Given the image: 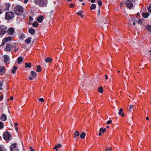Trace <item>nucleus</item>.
<instances>
[{"mask_svg":"<svg viewBox=\"0 0 151 151\" xmlns=\"http://www.w3.org/2000/svg\"><path fill=\"white\" fill-rule=\"evenodd\" d=\"M14 11L16 14L19 15L22 14L23 10L22 7L21 6L18 5L16 6L15 7Z\"/></svg>","mask_w":151,"mask_h":151,"instance_id":"1","label":"nucleus"},{"mask_svg":"<svg viewBox=\"0 0 151 151\" xmlns=\"http://www.w3.org/2000/svg\"><path fill=\"white\" fill-rule=\"evenodd\" d=\"M35 1L40 6L45 7L47 6V0H35Z\"/></svg>","mask_w":151,"mask_h":151,"instance_id":"2","label":"nucleus"},{"mask_svg":"<svg viewBox=\"0 0 151 151\" xmlns=\"http://www.w3.org/2000/svg\"><path fill=\"white\" fill-rule=\"evenodd\" d=\"M14 14L12 12H6L5 14V19L6 20L12 19L14 16Z\"/></svg>","mask_w":151,"mask_h":151,"instance_id":"3","label":"nucleus"},{"mask_svg":"<svg viewBox=\"0 0 151 151\" xmlns=\"http://www.w3.org/2000/svg\"><path fill=\"white\" fill-rule=\"evenodd\" d=\"M7 27L3 26L0 27V37H2L6 32Z\"/></svg>","mask_w":151,"mask_h":151,"instance_id":"4","label":"nucleus"},{"mask_svg":"<svg viewBox=\"0 0 151 151\" xmlns=\"http://www.w3.org/2000/svg\"><path fill=\"white\" fill-rule=\"evenodd\" d=\"M11 135L10 134L6 131L4 132L3 134V137L6 140H8L9 139Z\"/></svg>","mask_w":151,"mask_h":151,"instance_id":"5","label":"nucleus"},{"mask_svg":"<svg viewBox=\"0 0 151 151\" xmlns=\"http://www.w3.org/2000/svg\"><path fill=\"white\" fill-rule=\"evenodd\" d=\"M126 4L127 6L130 9L132 8L133 6L132 3L129 0H127L126 1Z\"/></svg>","mask_w":151,"mask_h":151,"instance_id":"6","label":"nucleus"},{"mask_svg":"<svg viewBox=\"0 0 151 151\" xmlns=\"http://www.w3.org/2000/svg\"><path fill=\"white\" fill-rule=\"evenodd\" d=\"M16 143H14L11 145L10 147L11 151H19L18 149H16V151L14 150V149L16 148Z\"/></svg>","mask_w":151,"mask_h":151,"instance_id":"7","label":"nucleus"},{"mask_svg":"<svg viewBox=\"0 0 151 151\" xmlns=\"http://www.w3.org/2000/svg\"><path fill=\"white\" fill-rule=\"evenodd\" d=\"M5 68L3 66H0V75H3L5 73Z\"/></svg>","mask_w":151,"mask_h":151,"instance_id":"8","label":"nucleus"},{"mask_svg":"<svg viewBox=\"0 0 151 151\" xmlns=\"http://www.w3.org/2000/svg\"><path fill=\"white\" fill-rule=\"evenodd\" d=\"M14 32V30L13 28L11 27L9 28L7 31V33L9 35L13 34Z\"/></svg>","mask_w":151,"mask_h":151,"instance_id":"9","label":"nucleus"},{"mask_svg":"<svg viewBox=\"0 0 151 151\" xmlns=\"http://www.w3.org/2000/svg\"><path fill=\"white\" fill-rule=\"evenodd\" d=\"M12 49L14 51L17 52L18 51V48L16 44H14L11 46Z\"/></svg>","mask_w":151,"mask_h":151,"instance_id":"10","label":"nucleus"},{"mask_svg":"<svg viewBox=\"0 0 151 151\" xmlns=\"http://www.w3.org/2000/svg\"><path fill=\"white\" fill-rule=\"evenodd\" d=\"M11 46H11V44L10 43H7L6 44V50L8 51H9L10 50L11 48H12Z\"/></svg>","mask_w":151,"mask_h":151,"instance_id":"11","label":"nucleus"},{"mask_svg":"<svg viewBox=\"0 0 151 151\" xmlns=\"http://www.w3.org/2000/svg\"><path fill=\"white\" fill-rule=\"evenodd\" d=\"M106 131V129L105 128H100L99 129V136H101L102 134L101 133H103L104 132H105Z\"/></svg>","mask_w":151,"mask_h":151,"instance_id":"12","label":"nucleus"},{"mask_svg":"<svg viewBox=\"0 0 151 151\" xmlns=\"http://www.w3.org/2000/svg\"><path fill=\"white\" fill-rule=\"evenodd\" d=\"M4 61L5 63H7L9 60V56L7 55H5L4 56Z\"/></svg>","mask_w":151,"mask_h":151,"instance_id":"13","label":"nucleus"},{"mask_svg":"<svg viewBox=\"0 0 151 151\" xmlns=\"http://www.w3.org/2000/svg\"><path fill=\"white\" fill-rule=\"evenodd\" d=\"M43 19V17L41 15L37 19V20L39 22L41 23L42 22Z\"/></svg>","mask_w":151,"mask_h":151,"instance_id":"14","label":"nucleus"},{"mask_svg":"<svg viewBox=\"0 0 151 151\" xmlns=\"http://www.w3.org/2000/svg\"><path fill=\"white\" fill-rule=\"evenodd\" d=\"M123 111V109L122 108H121L119 110V112L118 113V114L119 115H121L122 116L124 117V114L122 111Z\"/></svg>","mask_w":151,"mask_h":151,"instance_id":"15","label":"nucleus"},{"mask_svg":"<svg viewBox=\"0 0 151 151\" xmlns=\"http://www.w3.org/2000/svg\"><path fill=\"white\" fill-rule=\"evenodd\" d=\"M29 32L30 34L33 35L35 33V31L34 29H33L32 27H31L29 29Z\"/></svg>","mask_w":151,"mask_h":151,"instance_id":"16","label":"nucleus"},{"mask_svg":"<svg viewBox=\"0 0 151 151\" xmlns=\"http://www.w3.org/2000/svg\"><path fill=\"white\" fill-rule=\"evenodd\" d=\"M6 116L4 114H3L1 116V119L3 121H5L6 120Z\"/></svg>","mask_w":151,"mask_h":151,"instance_id":"17","label":"nucleus"},{"mask_svg":"<svg viewBox=\"0 0 151 151\" xmlns=\"http://www.w3.org/2000/svg\"><path fill=\"white\" fill-rule=\"evenodd\" d=\"M45 61L47 63H51L52 61V59L50 58H47L45 59Z\"/></svg>","mask_w":151,"mask_h":151,"instance_id":"18","label":"nucleus"},{"mask_svg":"<svg viewBox=\"0 0 151 151\" xmlns=\"http://www.w3.org/2000/svg\"><path fill=\"white\" fill-rule=\"evenodd\" d=\"M25 68H27L28 67L29 68H30L31 66V63L29 62V63H26L25 64Z\"/></svg>","mask_w":151,"mask_h":151,"instance_id":"19","label":"nucleus"},{"mask_svg":"<svg viewBox=\"0 0 151 151\" xmlns=\"http://www.w3.org/2000/svg\"><path fill=\"white\" fill-rule=\"evenodd\" d=\"M12 40V38L11 37H6L4 39V40L5 42H7L9 41H10Z\"/></svg>","mask_w":151,"mask_h":151,"instance_id":"20","label":"nucleus"},{"mask_svg":"<svg viewBox=\"0 0 151 151\" xmlns=\"http://www.w3.org/2000/svg\"><path fill=\"white\" fill-rule=\"evenodd\" d=\"M31 40V38L30 37H29L25 40V42L27 44H29Z\"/></svg>","mask_w":151,"mask_h":151,"instance_id":"21","label":"nucleus"},{"mask_svg":"<svg viewBox=\"0 0 151 151\" xmlns=\"http://www.w3.org/2000/svg\"><path fill=\"white\" fill-rule=\"evenodd\" d=\"M31 74L32 75V77L35 78L36 77L37 73L34 71L31 72Z\"/></svg>","mask_w":151,"mask_h":151,"instance_id":"22","label":"nucleus"},{"mask_svg":"<svg viewBox=\"0 0 151 151\" xmlns=\"http://www.w3.org/2000/svg\"><path fill=\"white\" fill-rule=\"evenodd\" d=\"M149 15V14L147 13H142V16L145 18H147Z\"/></svg>","mask_w":151,"mask_h":151,"instance_id":"23","label":"nucleus"},{"mask_svg":"<svg viewBox=\"0 0 151 151\" xmlns=\"http://www.w3.org/2000/svg\"><path fill=\"white\" fill-rule=\"evenodd\" d=\"M17 68V67L16 66H14L13 69L12 70V73L13 74H15L16 73V70Z\"/></svg>","mask_w":151,"mask_h":151,"instance_id":"24","label":"nucleus"},{"mask_svg":"<svg viewBox=\"0 0 151 151\" xmlns=\"http://www.w3.org/2000/svg\"><path fill=\"white\" fill-rule=\"evenodd\" d=\"M22 60L23 59L21 57H19L17 60V63L18 64H20V63L22 62Z\"/></svg>","mask_w":151,"mask_h":151,"instance_id":"25","label":"nucleus"},{"mask_svg":"<svg viewBox=\"0 0 151 151\" xmlns=\"http://www.w3.org/2000/svg\"><path fill=\"white\" fill-rule=\"evenodd\" d=\"M36 71L37 72H40L41 71V68L40 65H38L37 66Z\"/></svg>","mask_w":151,"mask_h":151,"instance_id":"26","label":"nucleus"},{"mask_svg":"<svg viewBox=\"0 0 151 151\" xmlns=\"http://www.w3.org/2000/svg\"><path fill=\"white\" fill-rule=\"evenodd\" d=\"M32 25L33 27H37L38 26V24L37 22H34L33 23Z\"/></svg>","mask_w":151,"mask_h":151,"instance_id":"27","label":"nucleus"},{"mask_svg":"<svg viewBox=\"0 0 151 151\" xmlns=\"http://www.w3.org/2000/svg\"><path fill=\"white\" fill-rule=\"evenodd\" d=\"M85 135H86V133L85 132H83L81 134V135H80V137L81 139H83V138H84V137H85Z\"/></svg>","mask_w":151,"mask_h":151,"instance_id":"28","label":"nucleus"},{"mask_svg":"<svg viewBox=\"0 0 151 151\" xmlns=\"http://www.w3.org/2000/svg\"><path fill=\"white\" fill-rule=\"evenodd\" d=\"M96 8V5L94 4H92L91 6H90V9L91 10L95 9Z\"/></svg>","mask_w":151,"mask_h":151,"instance_id":"29","label":"nucleus"},{"mask_svg":"<svg viewBox=\"0 0 151 151\" xmlns=\"http://www.w3.org/2000/svg\"><path fill=\"white\" fill-rule=\"evenodd\" d=\"M98 91L100 92V93H101L104 91L103 88L102 87L100 86L99 87L98 89Z\"/></svg>","mask_w":151,"mask_h":151,"instance_id":"30","label":"nucleus"},{"mask_svg":"<svg viewBox=\"0 0 151 151\" xmlns=\"http://www.w3.org/2000/svg\"><path fill=\"white\" fill-rule=\"evenodd\" d=\"M74 135H75V138H76L77 137L79 136V133L78 131H76L74 134Z\"/></svg>","mask_w":151,"mask_h":151,"instance_id":"31","label":"nucleus"},{"mask_svg":"<svg viewBox=\"0 0 151 151\" xmlns=\"http://www.w3.org/2000/svg\"><path fill=\"white\" fill-rule=\"evenodd\" d=\"M147 29L149 31H151V26L148 25L147 26H145Z\"/></svg>","mask_w":151,"mask_h":151,"instance_id":"32","label":"nucleus"},{"mask_svg":"<svg viewBox=\"0 0 151 151\" xmlns=\"http://www.w3.org/2000/svg\"><path fill=\"white\" fill-rule=\"evenodd\" d=\"M5 6H6V9L8 10L9 9V8L10 6V5L9 3H6L5 4Z\"/></svg>","mask_w":151,"mask_h":151,"instance_id":"33","label":"nucleus"},{"mask_svg":"<svg viewBox=\"0 0 151 151\" xmlns=\"http://www.w3.org/2000/svg\"><path fill=\"white\" fill-rule=\"evenodd\" d=\"M129 112H131L132 111V109L134 107V105H129Z\"/></svg>","mask_w":151,"mask_h":151,"instance_id":"34","label":"nucleus"},{"mask_svg":"<svg viewBox=\"0 0 151 151\" xmlns=\"http://www.w3.org/2000/svg\"><path fill=\"white\" fill-rule=\"evenodd\" d=\"M61 147V145L60 144H58L55 145V148H60Z\"/></svg>","mask_w":151,"mask_h":151,"instance_id":"35","label":"nucleus"},{"mask_svg":"<svg viewBox=\"0 0 151 151\" xmlns=\"http://www.w3.org/2000/svg\"><path fill=\"white\" fill-rule=\"evenodd\" d=\"M98 4L100 6H101L102 5V2L101 1V0H99L98 1Z\"/></svg>","mask_w":151,"mask_h":151,"instance_id":"36","label":"nucleus"},{"mask_svg":"<svg viewBox=\"0 0 151 151\" xmlns=\"http://www.w3.org/2000/svg\"><path fill=\"white\" fill-rule=\"evenodd\" d=\"M3 123L0 122V128L2 129L3 127Z\"/></svg>","mask_w":151,"mask_h":151,"instance_id":"37","label":"nucleus"},{"mask_svg":"<svg viewBox=\"0 0 151 151\" xmlns=\"http://www.w3.org/2000/svg\"><path fill=\"white\" fill-rule=\"evenodd\" d=\"M148 10L149 12H151V5H149V7L148 8Z\"/></svg>","mask_w":151,"mask_h":151,"instance_id":"38","label":"nucleus"},{"mask_svg":"<svg viewBox=\"0 0 151 151\" xmlns=\"http://www.w3.org/2000/svg\"><path fill=\"white\" fill-rule=\"evenodd\" d=\"M3 85L2 83L0 81V90H2V86Z\"/></svg>","mask_w":151,"mask_h":151,"instance_id":"39","label":"nucleus"},{"mask_svg":"<svg viewBox=\"0 0 151 151\" xmlns=\"http://www.w3.org/2000/svg\"><path fill=\"white\" fill-rule=\"evenodd\" d=\"M39 100L40 101H41L42 102H43L44 101V99L42 98H41L39 99Z\"/></svg>","mask_w":151,"mask_h":151,"instance_id":"40","label":"nucleus"},{"mask_svg":"<svg viewBox=\"0 0 151 151\" xmlns=\"http://www.w3.org/2000/svg\"><path fill=\"white\" fill-rule=\"evenodd\" d=\"M136 23H141V20L140 19L137 20L136 21Z\"/></svg>","mask_w":151,"mask_h":151,"instance_id":"41","label":"nucleus"},{"mask_svg":"<svg viewBox=\"0 0 151 151\" xmlns=\"http://www.w3.org/2000/svg\"><path fill=\"white\" fill-rule=\"evenodd\" d=\"M70 7L71 8H74V4L71 3L70 4Z\"/></svg>","mask_w":151,"mask_h":151,"instance_id":"42","label":"nucleus"},{"mask_svg":"<svg viewBox=\"0 0 151 151\" xmlns=\"http://www.w3.org/2000/svg\"><path fill=\"white\" fill-rule=\"evenodd\" d=\"M76 14L78 15H79L82 18L83 17V16L81 14L80 12H77Z\"/></svg>","mask_w":151,"mask_h":151,"instance_id":"43","label":"nucleus"},{"mask_svg":"<svg viewBox=\"0 0 151 151\" xmlns=\"http://www.w3.org/2000/svg\"><path fill=\"white\" fill-rule=\"evenodd\" d=\"M6 42H5L4 41L3 42L2 44L1 45L0 47H1V46H3L4 45L5 43Z\"/></svg>","mask_w":151,"mask_h":151,"instance_id":"44","label":"nucleus"},{"mask_svg":"<svg viewBox=\"0 0 151 151\" xmlns=\"http://www.w3.org/2000/svg\"><path fill=\"white\" fill-rule=\"evenodd\" d=\"M29 149L30 150V151H35V150L34 149L32 148V147H29Z\"/></svg>","mask_w":151,"mask_h":151,"instance_id":"45","label":"nucleus"},{"mask_svg":"<svg viewBox=\"0 0 151 151\" xmlns=\"http://www.w3.org/2000/svg\"><path fill=\"white\" fill-rule=\"evenodd\" d=\"M111 122H112V121L111 120H109V121H107L106 122V123L107 124H109L111 123Z\"/></svg>","mask_w":151,"mask_h":151,"instance_id":"46","label":"nucleus"},{"mask_svg":"<svg viewBox=\"0 0 151 151\" xmlns=\"http://www.w3.org/2000/svg\"><path fill=\"white\" fill-rule=\"evenodd\" d=\"M29 19L30 21H32L33 19V18L31 17H30L29 18Z\"/></svg>","mask_w":151,"mask_h":151,"instance_id":"47","label":"nucleus"},{"mask_svg":"<svg viewBox=\"0 0 151 151\" xmlns=\"http://www.w3.org/2000/svg\"><path fill=\"white\" fill-rule=\"evenodd\" d=\"M105 79H106L107 80V79H108V77L107 75H105Z\"/></svg>","mask_w":151,"mask_h":151,"instance_id":"48","label":"nucleus"},{"mask_svg":"<svg viewBox=\"0 0 151 151\" xmlns=\"http://www.w3.org/2000/svg\"><path fill=\"white\" fill-rule=\"evenodd\" d=\"M28 0H24V2L25 4H26V3H27V2L28 1Z\"/></svg>","mask_w":151,"mask_h":151,"instance_id":"49","label":"nucleus"},{"mask_svg":"<svg viewBox=\"0 0 151 151\" xmlns=\"http://www.w3.org/2000/svg\"><path fill=\"white\" fill-rule=\"evenodd\" d=\"M3 96H0V101L2 100V98H3Z\"/></svg>","mask_w":151,"mask_h":151,"instance_id":"50","label":"nucleus"},{"mask_svg":"<svg viewBox=\"0 0 151 151\" xmlns=\"http://www.w3.org/2000/svg\"><path fill=\"white\" fill-rule=\"evenodd\" d=\"M18 125V124L17 123H15L14 124V125L15 127H16Z\"/></svg>","mask_w":151,"mask_h":151,"instance_id":"51","label":"nucleus"},{"mask_svg":"<svg viewBox=\"0 0 151 151\" xmlns=\"http://www.w3.org/2000/svg\"><path fill=\"white\" fill-rule=\"evenodd\" d=\"M100 14V10L99 9L98 11V13H97V14L98 15H99Z\"/></svg>","mask_w":151,"mask_h":151,"instance_id":"52","label":"nucleus"},{"mask_svg":"<svg viewBox=\"0 0 151 151\" xmlns=\"http://www.w3.org/2000/svg\"><path fill=\"white\" fill-rule=\"evenodd\" d=\"M13 97L12 96H11L10 98V100H13Z\"/></svg>","mask_w":151,"mask_h":151,"instance_id":"53","label":"nucleus"},{"mask_svg":"<svg viewBox=\"0 0 151 151\" xmlns=\"http://www.w3.org/2000/svg\"><path fill=\"white\" fill-rule=\"evenodd\" d=\"M95 0H91V2L92 3H93L95 1Z\"/></svg>","mask_w":151,"mask_h":151,"instance_id":"54","label":"nucleus"},{"mask_svg":"<svg viewBox=\"0 0 151 151\" xmlns=\"http://www.w3.org/2000/svg\"><path fill=\"white\" fill-rule=\"evenodd\" d=\"M28 78H29V80H32V77H29Z\"/></svg>","mask_w":151,"mask_h":151,"instance_id":"55","label":"nucleus"},{"mask_svg":"<svg viewBox=\"0 0 151 151\" xmlns=\"http://www.w3.org/2000/svg\"><path fill=\"white\" fill-rule=\"evenodd\" d=\"M149 52L150 53H149V55L151 56V50H150V51H149Z\"/></svg>","mask_w":151,"mask_h":151,"instance_id":"56","label":"nucleus"},{"mask_svg":"<svg viewBox=\"0 0 151 151\" xmlns=\"http://www.w3.org/2000/svg\"><path fill=\"white\" fill-rule=\"evenodd\" d=\"M146 119L147 120H149V117L148 116L146 117Z\"/></svg>","mask_w":151,"mask_h":151,"instance_id":"57","label":"nucleus"},{"mask_svg":"<svg viewBox=\"0 0 151 151\" xmlns=\"http://www.w3.org/2000/svg\"><path fill=\"white\" fill-rule=\"evenodd\" d=\"M106 148L107 149L106 150V151H108V149L109 150V148L108 147H106Z\"/></svg>","mask_w":151,"mask_h":151,"instance_id":"58","label":"nucleus"},{"mask_svg":"<svg viewBox=\"0 0 151 151\" xmlns=\"http://www.w3.org/2000/svg\"><path fill=\"white\" fill-rule=\"evenodd\" d=\"M0 151H3L2 148L1 146H0Z\"/></svg>","mask_w":151,"mask_h":151,"instance_id":"59","label":"nucleus"},{"mask_svg":"<svg viewBox=\"0 0 151 151\" xmlns=\"http://www.w3.org/2000/svg\"><path fill=\"white\" fill-rule=\"evenodd\" d=\"M2 11H1V9H0V14H1L2 13Z\"/></svg>","mask_w":151,"mask_h":151,"instance_id":"60","label":"nucleus"},{"mask_svg":"<svg viewBox=\"0 0 151 151\" xmlns=\"http://www.w3.org/2000/svg\"><path fill=\"white\" fill-rule=\"evenodd\" d=\"M112 149V148L111 147H110L109 149V150L111 151V150Z\"/></svg>","mask_w":151,"mask_h":151,"instance_id":"61","label":"nucleus"},{"mask_svg":"<svg viewBox=\"0 0 151 151\" xmlns=\"http://www.w3.org/2000/svg\"><path fill=\"white\" fill-rule=\"evenodd\" d=\"M15 129L17 131L18 130V128L17 127H15Z\"/></svg>","mask_w":151,"mask_h":151,"instance_id":"62","label":"nucleus"},{"mask_svg":"<svg viewBox=\"0 0 151 151\" xmlns=\"http://www.w3.org/2000/svg\"><path fill=\"white\" fill-rule=\"evenodd\" d=\"M58 148H55V147L53 148V149H55L56 150H58Z\"/></svg>","mask_w":151,"mask_h":151,"instance_id":"63","label":"nucleus"},{"mask_svg":"<svg viewBox=\"0 0 151 151\" xmlns=\"http://www.w3.org/2000/svg\"><path fill=\"white\" fill-rule=\"evenodd\" d=\"M72 0H67V1L68 2H70Z\"/></svg>","mask_w":151,"mask_h":151,"instance_id":"64","label":"nucleus"}]
</instances>
